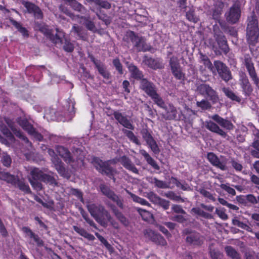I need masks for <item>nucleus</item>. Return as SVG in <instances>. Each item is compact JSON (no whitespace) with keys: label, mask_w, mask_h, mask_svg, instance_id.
Segmentation results:
<instances>
[{"label":"nucleus","mask_w":259,"mask_h":259,"mask_svg":"<svg viewBox=\"0 0 259 259\" xmlns=\"http://www.w3.org/2000/svg\"><path fill=\"white\" fill-rule=\"evenodd\" d=\"M209 117L213 121L216 122L222 127L228 130H233L234 127V125L232 122L227 119H224L218 114H214L209 116Z\"/></svg>","instance_id":"f3484780"},{"label":"nucleus","mask_w":259,"mask_h":259,"mask_svg":"<svg viewBox=\"0 0 259 259\" xmlns=\"http://www.w3.org/2000/svg\"><path fill=\"white\" fill-rule=\"evenodd\" d=\"M136 209L144 221H149L152 218V214L149 211L140 208H137Z\"/></svg>","instance_id":"4c0bfd02"},{"label":"nucleus","mask_w":259,"mask_h":259,"mask_svg":"<svg viewBox=\"0 0 259 259\" xmlns=\"http://www.w3.org/2000/svg\"><path fill=\"white\" fill-rule=\"evenodd\" d=\"M40 174L41 181L49 183L51 185L56 184V180L54 177L50 175L44 174L41 170H40Z\"/></svg>","instance_id":"c9c22d12"},{"label":"nucleus","mask_w":259,"mask_h":259,"mask_svg":"<svg viewBox=\"0 0 259 259\" xmlns=\"http://www.w3.org/2000/svg\"><path fill=\"white\" fill-rule=\"evenodd\" d=\"M22 231L26 234V236L30 238H32L37 244H42V240L38 237L37 235L33 233L29 228L23 227L22 228Z\"/></svg>","instance_id":"c85d7f7f"},{"label":"nucleus","mask_w":259,"mask_h":259,"mask_svg":"<svg viewBox=\"0 0 259 259\" xmlns=\"http://www.w3.org/2000/svg\"><path fill=\"white\" fill-rule=\"evenodd\" d=\"M69 5L75 10L78 11L81 13H85L86 10L85 8L79 3L75 0H66Z\"/></svg>","instance_id":"2f4dec72"},{"label":"nucleus","mask_w":259,"mask_h":259,"mask_svg":"<svg viewBox=\"0 0 259 259\" xmlns=\"http://www.w3.org/2000/svg\"><path fill=\"white\" fill-rule=\"evenodd\" d=\"M205 126L210 131L217 133L224 138L227 136L226 132L221 129L217 124L211 120L205 121Z\"/></svg>","instance_id":"412c9836"},{"label":"nucleus","mask_w":259,"mask_h":259,"mask_svg":"<svg viewBox=\"0 0 259 259\" xmlns=\"http://www.w3.org/2000/svg\"><path fill=\"white\" fill-rule=\"evenodd\" d=\"M149 182L155 184L156 187L160 188H166L168 187L167 184L162 181L158 180L156 178L150 179V181H149Z\"/></svg>","instance_id":"09e8293b"},{"label":"nucleus","mask_w":259,"mask_h":259,"mask_svg":"<svg viewBox=\"0 0 259 259\" xmlns=\"http://www.w3.org/2000/svg\"><path fill=\"white\" fill-rule=\"evenodd\" d=\"M207 158L214 166L222 170H226L228 169L227 166V159L226 158L223 156L219 158L213 153L209 152L207 154Z\"/></svg>","instance_id":"423d86ee"},{"label":"nucleus","mask_w":259,"mask_h":259,"mask_svg":"<svg viewBox=\"0 0 259 259\" xmlns=\"http://www.w3.org/2000/svg\"><path fill=\"white\" fill-rule=\"evenodd\" d=\"M215 212L223 220H226L228 219V215L223 210L217 208Z\"/></svg>","instance_id":"0e129e2a"},{"label":"nucleus","mask_w":259,"mask_h":259,"mask_svg":"<svg viewBox=\"0 0 259 259\" xmlns=\"http://www.w3.org/2000/svg\"><path fill=\"white\" fill-rule=\"evenodd\" d=\"M113 212L118 220L123 224L124 226H127L128 224V220L119 211L116 209H113Z\"/></svg>","instance_id":"37998d69"},{"label":"nucleus","mask_w":259,"mask_h":259,"mask_svg":"<svg viewBox=\"0 0 259 259\" xmlns=\"http://www.w3.org/2000/svg\"><path fill=\"white\" fill-rule=\"evenodd\" d=\"M187 18L190 21L196 22L198 21V18L195 17L194 12L193 11L188 12L186 14Z\"/></svg>","instance_id":"680f3d73"},{"label":"nucleus","mask_w":259,"mask_h":259,"mask_svg":"<svg viewBox=\"0 0 259 259\" xmlns=\"http://www.w3.org/2000/svg\"><path fill=\"white\" fill-rule=\"evenodd\" d=\"M22 4L27 9V12L33 14L36 18L41 19L42 18V13L37 6L29 2H23Z\"/></svg>","instance_id":"a211bd4d"},{"label":"nucleus","mask_w":259,"mask_h":259,"mask_svg":"<svg viewBox=\"0 0 259 259\" xmlns=\"http://www.w3.org/2000/svg\"><path fill=\"white\" fill-rule=\"evenodd\" d=\"M113 63L114 66L116 67V69L120 73H123L122 69V65L120 63L119 59H115L113 60Z\"/></svg>","instance_id":"e2e57ef3"},{"label":"nucleus","mask_w":259,"mask_h":259,"mask_svg":"<svg viewBox=\"0 0 259 259\" xmlns=\"http://www.w3.org/2000/svg\"><path fill=\"white\" fill-rule=\"evenodd\" d=\"M253 149L251 150V155L254 157L259 158V141H255L252 143Z\"/></svg>","instance_id":"de8ad7c7"},{"label":"nucleus","mask_w":259,"mask_h":259,"mask_svg":"<svg viewBox=\"0 0 259 259\" xmlns=\"http://www.w3.org/2000/svg\"><path fill=\"white\" fill-rule=\"evenodd\" d=\"M140 88L152 99L153 101L159 107L164 108L165 104L162 99L157 94L155 87L146 79L140 81Z\"/></svg>","instance_id":"f03ea898"},{"label":"nucleus","mask_w":259,"mask_h":259,"mask_svg":"<svg viewBox=\"0 0 259 259\" xmlns=\"http://www.w3.org/2000/svg\"><path fill=\"white\" fill-rule=\"evenodd\" d=\"M140 153L144 157L148 164L151 165L155 169H159V166L157 164L156 161L149 155V154L145 150H140Z\"/></svg>","instance_id":"c756f323"},{"label":"nucleus","mask_w":259,"mask_h":259,"mask_svg":"<svg viewBox=\"0 0 259 259\" xmlns=\"http://www.w3.org/2000/svg\"><path fill=\"white\" fill-rule=\"evenodd\" d=\"M93 61L94 62L96 67L98 68V71L99 73L105 78H109L110 76V74L108 71H106L105 67L101 65V64L97 62L94 58H92Z\"/></svg>","instance_id":"72a5a7b5"},{"label":"nucleus","mask_w":259,"mask_h":259,"mask_svg":"<svg viewBox=\"0 0 259 259\" xmlns=\"http://www.w3.org/2000/svg\"><path fill=\"white\" fill-rule=\"evenodd\" d=\"M147 144L154 153L157 154L159 152V148L156 142L153 139L149 141Z\"/></svg>","instance_id":"603ef678"},{"label":"nucleus","mask_w":259,"mask_h":259,"mask_svg":"<svg viewBox=\"0 0 259 259\" xmlns=\"http://www.w3.org/2000/svg\"><path fill=\"white\" fill-rule=\"evenodd\" d=\"M120 161L122 165L126 169L132 171L135 174L138 173V170L135 166L134 164L132 163L131 160H130L129 158L126 156L122 157L120 160Z\"/></svg>","instance_id":"a878e982"},{"label":"nucleus","mask_w":259,"mask_h":259,"mask_svg":"<svg viewBox=\"0 0 259 259\" xmlns=\"http://www.w3.org/2000/svg\"><path fill=\"white\" fill-rule=\"evenodd\" d=\"M113 212L118 220L123 224L124 226H127L128 224V220L119 211L116 209H113Z\"/></svg>","instance_id":"79ce46f5"},{"label":"nucleus","mask_w":259,"mask_h":259,"mask_svg":"<svg viewBox=\"0 0 259 259\" xmlns=\"http://www.w3.org/2000/svg\"><path fill=\"white\" fill-rule=\"evenodd\" d=\"M114 116L115 118L123 126L128 129H134V126L125 117L122 115L121 113L115 112L114 113Z\"/></svg>","instance_id":"4be33fe9"},{"label":"nucleus","mask_w":259,"mask_h":259,"mask_svg":"<svg viewBox=\"0 0 259 259\" xmlns=\"http://www.w3.org/2000/svg\"><path fill=\"white\" fill-rule=\"evenodd\" d=\"M198 92L202 95H206L213 104L219 101V98L217 93L211 87L206 84H202L197 88Z\"/></svg>","instance_id":"39448f33"},{"label":"nucleus","mask_w":259,"mask_h":259,"mask_svg":"<svg viewBox=\"0 0 259 259\" xmlns=\"http://www.w3.org/2000/svg\"><path fill=\"white\" fill-rule=\"evenodd\" d=\"M164 196L169 198L170 199L176 201H179L181 199V197L180 196L176 195L172 192H169L168 193H165Z\"/></svg>","instance_id":"052dcab7"},{"label":"nucleus","mask_w":259,"mask_h":259,"mask_svg":"<svg viewBox=\"0 0 259 259\" xmlns=\"http://www.w3.org/2000/svg\"><path fill=\"white\" fill-rule=\"evenodd\" d=\"M0 179L12 185H16L18 182L17 177L6 172L0 171Z\"/></svg>","instance_id":"bb28decb"},{"label":"nucleus","mask_w":259,"mask_h":259,"mask_svg":"<svg viewBox=\"0 0 259 259\" xmlns=\"http://www.w3.org/2000/svg\"><path fill=\"white\" fill-rule=\"evenodd\" d=\"M217 40L220 49L224 52L227 53L228 51V47L225 37L221 35L217 38Z\"/></svg>","instance_id":"e433bc0d"},{"label":"nucleus","mask_w":259,"mask_h":259,"mask_svg":"<svg viewBox=\"0 0 259 259\" xmlns=\"http://www.w3.org/2000/svg\"><path fill=\"white\" fill-rule=\"evenodd\" d=\"M143 233L146 239L151 241L157 244L162 246H165L167 244L166 240L161 235L150 229L145 230Z\"/></svg>","instance_id":"6e6552de"},{"label":"nucleus","mask_w":259,"mask_h":259,"mask_svg":"<svg viewBox=\"0 0 259 259\" xmlns=\"http://www.w3.org/2000/svg\"><path fill=\"white\" fill-rule=\"evenodd\" d=\"M244 64L248 72L250 78L259 90V78L255 71L253 64L252 62L251 58L249 55L245 56Z\"/></svg>","instance_id":"0eeeda50"},{"label":"nucleus","mask_w":259,"mask_h":259,"mask_svg":"<svg viewBox=\"0 0 259 259\" xmlns=\"http://www.w3.org/2000/svg\"><path fill=\"white\" fill-rule=\"evenodd\" d=\"M197 107H200L203 110H207L211 107L210 103L207 100H202L201 101H197L196 102Z\"/></svg>","instance_id":"8fccbe9b"},{"label":"nucleus","mask_w":259,"mask_h":259,"mask_svg":"<svg viewBox=\"0 0 259 259\" xmlns=\"http://www.w3.org/2000/svg\"><path fill=\"white\" fill-rule=\"evenodd\" d=\"M246 200L252 203V204H257V197H255L253 195L248 194L246 196Z\"/></svg>","instance_id":"69168bd1"},{"label":"nucleus","mask_w":259,"mask_h":259,"mask_svg":"<svg viewBox=\"0 0 259 259\" xmlns=\"http://www.w3.org/2000/svg\"><path fill=\"white\" fill-rule=\"evenodd\" d=\"M0 129L4 135H5L10 140H12L13 136L12 134L10 132L9 130L4 127L2 121L0 120Z\"/></svg>","instance_id":"864d4df0"},{"label":"nucleus","mask_w":259,"mask_h":259,"mask_svg":"<svg viewBox=\"0 0 259 259\" xmlns=\"http://www.w3.org/2000/svg\"><path fill=\"white\" fill-rule=\"evenodd\" d=\"M5 121L7 123L8 126L11 128V130L13 132L14 134L17 137L24 140L26 143L29 142L27 138H26L23 135V134L22 133V132L20 130H18L16 128V127L14 125V123L13 122V121L11 120L8 119V118H5Z\"/></svg>","instance_id":"393cba45"},{"label":"nucleus","mask_w":259,"mask_h":259,"mask_svg":"<svg viewBox=\"0 0 259 259\" xmlns=\"http://www.w3.org/2000/svg\"><path fill=\"white\" fill-rule=\"evenodd\" d=\"M57 151L63 160L68 164H71L73 161V159L70 152L65 147L58 146L57 147Z\"/></svg>","instance_id":"aec40b11"},{"label":"nucleus","mask_w":259,"mask_h":259,"mask_svg":"<svg viewBox=\"0 0 259 259\" xmlns=\"http://www.w3.org/2000/svg\"><path fill=\"white\" fill-rule=\"evenodd\" d=\"M40 170L36 167H31L30 169V175L31 177L29 178V181L32 187L36 191H40L42 189L41 184L38 182L41 181L40 174Z\"/></svg>","instance_id":"1a4fd4ad"},{"label":"nucleus","mask_w":259,"mask_h":259,"mask_svg":"<svg viewBox=\"0 0 259 259\" xmlns=\"http://www.w3.org/2000/svg\"><path fill=\"white\" fill-rule=\"evenodd\" d=\"M128 68L132 77L137 79H140V80L143 79L142 72L136 66L131 64L128 66Z\"/></svg>","instance_id":"cd10ccee"},{"label":"nucleus","mask_w":259,"mask_h":259,"mask_svg":"<svg viewBox=\"0 0 259 259\" xmlns=\"http://www.w3.org/2000/svg\"><path fill=\"white\" fill-rule=\"evenodd\" d=\"M246 259H259L258 256L254 252H249L245 253Z\"/></svg>","instance_id":"338daca9"},{"label":"nucleus","mask_w":259,"mask_h":259,"mask_svg":"<svg viewBox=\"0 0 259 259\" xmlns=\"http://www.w3.org/2000/svg\"><path fill=\"white\" fill-rule=\"evenodd\" d=\"M71 32L76 34L79 37H82V33L81 28L74 25L72 27Z\"/></svg>","instance_id":"bf43d9fd"},{"label":"nucleus","mask_w":259,"mask_h":259,"mask_svg":"<svg viewBox=\"0 0 259 259\" xmlns=\"http://www.w3.org/2000/svg\"><path fill=\"white\" fill-rule=\"evenodd\" d=\"M225 250L227 255L231 259H241L239 253L233 247L227 246Z\"/></svg>","instance_id":"7c9ffc66"},{"label":"nucleus","mask_w":259,"mask_h":259,"mask_svg":"<svg viewBox=\"0 0 259 259\" xmlns=\"http://www.w3.org/2000/svg\"><path fill=\"white\" fill-rule=\"evenodd\" d=\"M225 95L233 101L239 102L240 99L231 90L228 88H224L222 89Z\"/></svg>","instance_id":"58836bf2"},{"label":"nucleus","mask_w":259,"mask_h":259,"mask_svg":"<svg viewBox=\"0 0 259 259\" xmlns=\"http://www.w3.org/2000/svg\"><path fill=\"white\" fill-rule=\"evenodd\" d=\"M48 152L50 155L52 156L51 160L57 171L62 176L68 179L69 178V175L68 171L64 168L62 162L57 156H55L54 151L51 149H49Z\"/></svg>","instance_id":"f8f14e48"},{"label":"nucleus","mask_w":259,"mask_h":259,"mask_svg":"<svg viewBox=\"0 0 259 259\" xmlns=\"http://www.w3.org/2000/svg\"><path fill=\"white\" fill-rule=\"evenodd\" d=\"M2 161L3 165L7 167L10 166L12 162L10 156L7 154H5L3 156Z\"/></svg>","instance_id":"6e6d98bb"},{"label":"nucleus","mask_w":259,"mask_h":259,"mask_svg":"<svg viewBox=\"0 0 259 259\" xmlns=\"http://www.w3.org/2000/svg\"><path fill=\"white\" fill-rule=\"evenodd\" d=\"M74 230L78 233L81 236L84 237L85 238H87L89 240H94L95 239V237L89 233H88L83 228L77 227L73 226Z\"/></svg>","instance_id":"473e14b6"},{"label":"nucleus","mask_w":259,"mask_h":259,"mask_svg":"<svg viewBox=\"0 0 259 259\" xmlns=\"http://www.w3.org/2000/svg\"><path fill=\"white\" fill-rule=\"evenodd\" d=\"M18 185L19 189L24 192L26 193H29L30 192V188L27 184H26L22 182H19L18 183Z\"/></svg>","instance_id":"13d9d810"},{"label":"nucleus","mask_w":259,"mask_h":259,"mask_svg":"<svg viewBox=\"0 0 259 259\" xmlns=\"http://www.w3.org/2000/svg\"><path fill=\"white\" fill-rule=\"evenodd\" d=\"M170 182L175 183L178 187H180L184 190H186L190 189L189 186H188L187 185H185L184 184H181L175 178H172L170 179Z\"/></svg>","instance_id":"5fc2aeb1"},{"label":"nucleus","mask_w":259,"mask_h":259,"mask_svg":"<svg viewBox=\"0 0 259 259\" xmlns=\"http://www.w3.org/2000/svg\"><path fill=\"white\" fill-rule=\"evenodd\" d=\"M148 198L152 202L159 204L164 209H167L169 208V202L168 201L160 198L153 192H150L148 194Z\"/></svg>","instance_id":"6ab92c4d"},{"label":"nucleus","mask_w":259,"mask_h":259,"mask_svg":"<svg viewBox=\"0 0 259 259\" xmlns=\"http://www.w3.org/2000/svg\"><path fill=\"white\" fill-rule=\"evenodd\" d=\"M168 119H174L177 117V111L176 108L172 105H169L167 110Z\"/></svg>","instance_id":"ea45409f"},{"label":"nucleus","mask_w":259,"mask_h":259,"mask_svg":"<svg viewBox=\"0 0 259 259\" xmlns=\"http://www.w3.org/2000/svg\"><path fill=\"white\" fill-rule=\"evenodd\" d=\"M136 46L139 51H146L149 49V46L147 45L143 38H136Z\"/></svg>","instance_id":"f704fd0d"},{"label":"nucleus","mask_w":259,"mask_h":259,"mask_svg":"<svg viewBox=\"0 0 259 259\" xmlns=\"http://www.w3.org/2000/svg\"><path fill=\"white\" fill-rule=\"evenodd\" d=\"M101 217L105 223L104 225H101L104 227H106L109 221L111 220L112 218L109 213L105 209L104 210L103 213H102Z\"/></svg>","instance_id":"3c124183"},{"label":"nucleus","mask_w":259,"mask_h":259,"mask_svg":"<svg viewBox=\"0 0 259 259\" xmlns=\"http://www.w3.org/2000/svg\"><path fill=\"white\" fill-rule=\"evenodd\" d=\"M114 161H109L103 162L98 158H94L93 163L96 168L103 174H105L109 176H113L116 170L109 166V163H115Z\"/></svg>","instance_id":"20e7f679"},{"label":"nucleus","mask_w":259,"mask_h":259,"mask_svg":"<svg viewBox=\"0 0 259 259\" xmlns=\"http://www.w3.org/2000/svg\"><path fill=\"white\" fill-rule=\"evenodd\" d=\"M258 35L257 19L255 17L251 16L248 18L246 29V37L248 43L254 45L257 41Z\"/></svg>","instance_id":"7ed1b4c3"},{"label":"nucleus","mask_w":259,"mask_h":259,"mask_svg":"<svg viewBox=\"0 0 259 259\" xmlns=\"http://www.w3.org/2000/svg\"><path fill=\"white\" fill-rule=\"evenodd\" d=\"M39 30L49 37L55 44H64L63 48L66 51L70 52L73 50V45L67 39L62 31L56 29V33L54 35L46 27H41Z\"/></svg>","instance_id":"f257e3e1"},{"label":"nucleus","mask_w":259,"mask_h":259,"mask_svg":"<svg viewBox=\"0 0 259 259\" xmlns=\"http://www.w3.org/2000/svg\"><path fill=\"white\" fill-rule=\"evenodd\" d=\"M95 235L97 236V237L99 239V240L105 245L106 248L110 252H113V247L103 236L100 235L98 233H96Z\"/></svg>","instance_id":"c03bdc74"},{"label":"nucleus","mask_w":259,"mask_h":259,"mask_svg":"<svg viewBox=\"0 0 259 259\" xmlns=\"http://www.w3.org/2000/svg\"><path fill=\"white\" fill-rule=\"evenodd\" d=\"M169 64L174 75L178 79H181L183 77V74L180 69L178 58L172 57L170 58Z\"/></svg>","instance_id":"dca6fc26"},{"label":"nucleus","mask_w":259,"mask_h":259,"mask_svg":"<svg viewBox=\"0 0 259 259\" xmlns=\"http://www.w3.org/2000/svg\"><path fill=\"white\" fill-rule=\"evenodd\" d=\"M240 85L243 92L247 95H250L252 91V88L246 75H242L240 79Z\"/></svg>","instance_id":"5701e85b"},{"label":"nucleus","mask_w":259,"mask_h":259,"mask_svg":"<svg viewBox=\"0 0 259 259\" xmlns=\"http://www.w3.org/2000/svg\"><path fill=\"white\" fill-rule=\"evenodd\" d=\"M203 237L198 233H192L186 237V241L194 245H200L203 241Z\"/></svg>","instance_id":"b1692460"},{"label":"nucleus","mask_w":259,"mask_h":259,"mask_svg":"<svg viewBox=\"0 0 259 259\" xmlns=\"http://www.w3.org/2000/svg\"><path fill=\"white\" fill-rule=\"evenodd\" d=\"M87 207L91 214L95 218L97 222L101 225H104L105 224L101 217L102 213H103L105 209L103 206L95 204H90L87 205Z\"/></svg>","instance_id":"9b49d317"},{"label":"nucleus","mask_w":259,"mask_h":259,"mask_svg":"<svg viewBox=\"0 0 259 259\" xmlns=\"http://www.w3.org/2000/svg\"><path fill=\"white\" fill-rule=\"evenodd\" d=\"M214 65L222 78L226 81L231 78V74L228 67L222 62L215 61Z\"/></svg>","instance_id":"4468645a"},{"label":"nucleus","mask_w":259,"mask_h":259,"mask_svg":"<svg viewBox=\"0 0 259 259\" xmlns=\"http://www.w3.org/2000/svg\"><path fill=\"white\" fill-rule=\"evenodd\" d=\"M122 132L131 141L137 145L140 144L139 140L132 132L125 129H123Z\"/></svg>","instance_id":"a19ab883"},{"label":"nucleus","mask_w":259,"mask_h":259,"mask_svg":"<svg viewBox=\"0 0 259 259\" xmlns=\"http://www.w3.org/2000/svg\"><path fill=\"white\" fill-rule=\"evenodd\" d=\"M10 21L17 29L23 35L25 36H27L28 35L27 30L21 26L20 23L16 21L13 19H10Z\"/></svg>","instance_id":"49530a36"},{"label":"nucleus","mask_w":259,"mask_h":259,"mask_svg":"<svg viewBox=\"0 0 259 259\" xmlns=\"http://www.w3.org/2000/svg\"><path fill=\"white\" fill-rule=\"evenodd\" d=\"M100 189L104 195L106 196L108 198L111 199L114 202H115L119 207L121 208L123 207L122 201L119 198L118 196L116 195L108 187L104 185H101L100 186Z\"/></svg>","instance_id":"2eb2a0df"},{"label":"nucleus","mask_w":259,"mask_h":259,"mask_svg":"<svg viewBox=\"0 0 259 259\" xmlns=\"http://www.w3.org/2000/svg\"><path fill=\"white\" fill-rule=\"evenodd\" d=\"M19 124L29 134L33 136L34 138L38 141H41L42 136L41 134L35 131L32 125L30 124L28 121L25 118H19L17 119Z\"/></svg>","instance_id":"9d476101"},{"label":"nucleus","mask_w":259,"mask_h":259,"mask_svg":"<svg viewBox=\"0 0 259 259\" xmlns=\"http://www.w3.org/2000/svg\"><path fill=\"white\" fill-rule=\"evenodd\" d=\"M200 193L205 197L208 198L209 199L215 201V198L212 195V194L208 191L205 189H201L200 190Z\"/></svg>","instance_id":"4d7b16f0"},{"label":"nucleus","mask_w":259,"mask_h":259,"mask_svg":"<svg viewBox=\"0 0 259 259\" xmlns=\"http://www.w3.org/2000/svg\"><path fill=\"white\" fill-rule=\"evenodd\" d=\"M220 187L224 190L226 191L229 194L232 196L236 195L235 190L232 187H230V185L229 183L221 184Z\"/></svg>","instance_id":"a18cd8bd"},{"label":"nucleus","mask_w":259,"mask_h":259,"mask_svg":"<svg viewBox=\"0 0 259 259\" xmlns=\"http://www.w3.org/2000/svg\"><path fill=\"white\" fill-rule=\"evenodd\" d=\"M210 255L212 259H221L222 255L220 252L211 250L210 251Z\"/></svg>","instance_id":"774afa93"},{"label":"nucleus","mask_w":259,"mask_h":259,"mask_svg":"<svg viewBox=\"0 0 259 259\" xmlns=\"http://www.w3.org/2000/svg\"><path fill=\"white\" fill-rule=\"evenodd\" d=\"M240 12L239 4L238 3L234 4L230 8L229 11L225 14L227 21L231 23L237 22L240 17Z\"/></svg>","instance_id":"ddd939ff"}]
</instances>
